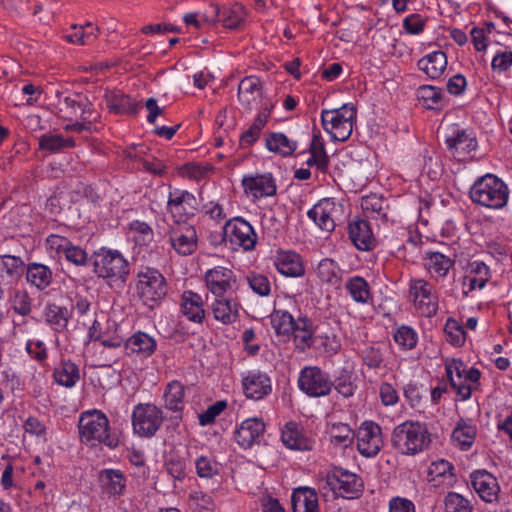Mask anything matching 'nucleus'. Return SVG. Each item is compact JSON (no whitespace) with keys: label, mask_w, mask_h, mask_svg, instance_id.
Here are the masks:
<instances>
[{"label":"nucleus","mask_w":512,"mask_h":512,"mask_svg":"<svg viewBox=\"0 0 512 512\" xmlns=\"http://www.w3.org/2000/svg\"><path fill=\"white\" fill-rule=\"evenodd\" d=\"M25 273L26 281L40 291L48 288L53 281V272L51 268L42 263H28Z\"/></svg>","instance_id":"obj_30"},{"label":"nucleus","mask_w":512,"mask_h":512,"mask_svg":"<svg viewBox=\"0 0 512 512\" xmlns=\"http://www.w3.org/2000/svg\"><path fill=\"white\" fill-rule=\"evenodd\" d=\"M445 143L450 151L458 154H468L477 148L476 138L460 129L455 130L453 135L447 137Z\"/></svg>","instance_id":"obj_38"},{"label":"nucleus","mask_w":512,"mask_h":512,"mask_svg":"<svg viewBox=\"0 0 512 512\" xmlns=\"http://www.w3.org/2000/svg\"><path fill=\"white\" fill-rule=\"evenodd\" d=\"M132 427L135 434L142 438H152L162 426V410L152 403H139L132 412Z\"/></svg>","instance_id":"obj_8"},{"label":"nucleus","mask_w":512,"mask_h":512,"mask_svg":"<svg viewBox=\"0 0 512 512\" xmlns=\"http://www.w3.org/2000/svg\"><path fill=\"white\" fill-rule=\"evenodd\" d=\"M355 437L353 430L344 423L334 424L331 431V443L334 445L348 447Z\"/></svg>","instance_id":"obj_48"},{"label":"nucleus","mask_w":512,"mask_h":512,"mask_svg":"<svg viewBox=\"0 0 512 512\" xmlns=\"http://www.w3.org/2000/svg\"><path fill=\"white\" fill-rule=\"evenodd\" d=\"M55 382L66 388H72L80 379L79 367L71 360H62L53 370Z\"/></svg>","instance_id":"obj_34"},{"label":"nucleus","mask_w":512,"mask_h":512,"mask_svg":"<svg viewBox=\"0 0 512 512\" xmlns=\"http://www.w3.org/2000/svg\"><path fill=\"white\" fill-rule=\"evenodd\" d=\"M169 241L180 255L187 256L197 249V232L186 219H175L168 229Z\"/></svg>","instance_id":"obj_9"},{"label":"nucleus","mask_w":512,"mask_h":512,"mask_svg":"<svg viewBox=\"0 0 512 512\" xmlns=\"http://www.w3.org/2000/svg\"><path fill=\"white\" fill-rule=\"evenodd\" d=\"M426 23L427 18H423L418 13H413L403 20L402 26L406 33L419 35L424 31Z\"/></svg>","instance_id":"obj_57"},{"label":"nucleus","mask_w":512,"mask_h":512,"mask_svg":"<svg viewBox=\"0 0 512 512\" xmlns=\"http://www.w3.org/2000/svg\"><path fill=\"white\" fill-rule=\"evenodd\" d=\"M274 265L277 271L286 277H300L305 273L302 258L294 251H278Z\"/></svg>","instance_id":"obj_23"},{"label":"nucleus","mask_w":512,"mask_h":512,"mask_svg":"<svg viewBox=\"0 0 512 512\" xmlns=\"http://www.w3.org/2000/svg\"><path fill=\"white\" fill-rule=\"evenodd\" d=\"M13 310L21 316H27L31 312V299L27 292L16 291L13 298Z\"/></svg>","instance_id":"obj_61"},{"label":"nucleus","mask_w":512,"mask_h":512,"mask_svg":"<svg viewBox=\"0 0 512 512\" xmlns=\"http://www.w3.org/2000/svg\"><path fill=\"white\" fill-rule=\"evenodd\" d=\"M470 480L473 489L483 501H498L500 486L493 474L487 470H475L470 474Z\"/></svg>","instance_id":"obj_16"},{"label":"nucleus","mask_w":512,"mask_h":512,"mask_svg":"<svg viewBox=\"0 0 512 512\" xmlns=\"http://www.w3.org/2000/svg\"><path fill=\"white\" fill-rule=\"evenodd\" d=\"M184 395V385L177 380L171 381L168 383L164 393L165 407L175 412L182 411Z\"/></svg>","instance_id":"obj_41"},{"label":"nucleus","mask_w":512,"mask_h":512,"mask_svg":"<svg viewBox=\"0 0 512 512\" xmlns=\"http://www.w3.org/2000/svg\"><path fill=\"white\" fill-rule=\"evenodd\" d=\"M46 322L57 333H61L67 329L71 311L67 307L59 306L55 303H49L44 310Z\"/></svg>","instance_id":"obj_35"},{"label":"nucleus","mask_w":512,"mask_h":512,"mask_svg":"<svg viewBox=\"0 0 512 512\" xmlns=\"http://www.w3.org/2000/svg\"><path fill=\"white\" fill-rule=\"evenodd\" d=\"M332 383L336 391L345 398L351 397L354 394L355 386L352 383L351 376L349 374L342 373Z\"/></svg>","instance_id":"obj_64"},{"label":"nucleus","mask_w":512,"mask_h":512,"mask_svg":"<svg viewBox=\"0 0 512 512\" xmlns=\"http://www.w3.org/2000/svg\"><path fill=\"white\" fill-rule=\"evenodd\" d=\"M363 363L369 368L375 369L380 367L383 362V356L379 348L367 346L361 352Z\"/></svg>","instance_id":"obj_62"},{"label":"nucleus","mask_w":512,"mask_h":512,"mask_svg":"<svg viewBox=\"0 0 512 512\" xmlns=\"http://www.w3.org/2000/svg\"><path fill=\"white\" fill-rule=\"evenodd\" d=\"M293 512H319L318 495L310 487H298L291 495Z\"/></svg>","instance_id":"obj_25"},{"label":"nucleus","mask_w":512,"mask_h":512,"mask_svg":"<svg viewBox=\"0 0 512 512\" xmlns=\"http://www.w3.org/2000/svg\"><path fill=\"white\" fill-rule=\"evenodd\" d=\"M425 259L428 271L436 277H445L454 265V260L440 252H428Z\"/></svg>","instance_id":"obj_40"},{"label":"nucleus","mask_w":512,"mask_h":512,"mask_svg":"<svg viewBox=\"0 0 512 512\" xmlns=\"http://www.w3.org/2000/svg\"><path fill=\"white\" fill-rule=\"evenodd\" d=\"M348 234L354 246L361 251H369L375 247L376 239L370 224L363 219H357L348 224Z\"/></svg>","instance_id":"obj_20"},{"label":"nucleus","mask_w":512,"mask_h":512,"mask_svg":"<svg viewBox=\"0 0 512 512\" xmlns=\"http://www.w3.org/2000/svg\"><path fill=\"white\" fill-rule=\"evenodd\" d=\"M262 121L263 120L261 118L254 119L252 125L241 134L239 139V145L241 148L250 147L258 141V139L260 138L261 131L265 127L262 124Z\"/></svg>","instance_id":"obj_54"},{"label":"nucleus","mask_w":512,"mask_h":512,"mask_svg":"<svg viewBox=\"0 0 512 512\" xmlns=\"http://www.w3.org/2000/svg\"><path fill=\"white\" fill-rule=\"evenodd\" d=\"M3 267L5 272L12 278L21 276L26 272L27 265L21 257L14 255H2Z\"/></svg>","instance_id":"obj_53"},{"label":"nucleus","mask_w":512,"mask_h":512,"mask_svg":"<svg viewBox=\"0 0 512 512\" xmlns=\"http://www.w3.org/2000/svg\"><path fill=\"white\" fill-rule=\"evenodd\" d=\"M444 332L446 334V340L455 347H462L466 340V332L463 326L454 318L450 317L447 319Z\"/></svg>","instance_id":"obj_47"},{"label":"nucleus","mask_w":512,"mask_h":512,"mask_svg":"<svg viewBox=\"0 0 512 512\" xmlns=\"http://www.w3.org/2000/svg\"><path fill=\"white\" fill-rule=\"evenodd\" d=\"M225 225L230 249L242 248L245 251L254 249L257 235L249 222L241 217H235L228 220Z\"/></svg>","instance_id":"obj_11"},{"label":"nucleus","mask_w":512,"mask_h":512,"mask_svg":"<svg viewBox=\"0 0 512 512\" xmlns=\"http://www.w3.org/2000/svg\"><path fill=\"white\" fill-rule=\"evenodd\" d=\"M74 33L65 36L66 41L74 44L88 45L94 42V35L92 32H84V27L76 24L72 25Z\"/></svg>","instance_id":"obj_63"},{"label":"nucleus","mask_w":512,"mask_h":512,"mask_svg":"<svg viewBox=\"0 0 512 512\" xmlns=\"http://www.w3.org/2000/svg\"><path fill=\"white\" fill-rule=\"evenodd\" d=\"M240 304L232 298L216 297L212 312L217 321L225 325L233 324L239 318Z\"/></svg>","instance_id":"obj_28"},{"label":"nucleus","mask_w":512,"mask_h":512,"mask_svg":"<svg viewBox=\"0 0 512 512\" xmlns=\"http://www.w3.org/2000/svg\"><path fill=\"white\" fill-rule=\"evenodd\" d=\"M242 388L248 399L261 400L272 392L270 377L263 372H249L242 379Z\"/></svg>","instance_id":"obj_18"},{"label":"nucleus","mask_w":512,"mask_h":512,"mask_svg":"<svg viewBox=\"0 0 512 512\" xmlns=\"http://www.w3.org/2000/svg\"><path fill=\"white\" fill-rule=\"evenodd\" d=\"M227 407V402L224 400L216 401L210 405L206 411L199 415V424L206 426L215 421V418L220 415Z\"/></svg>","instance_id":"obj_59"},{"label":"nucleus","mask_w":512,"mask_h":512,"mask_svg":"<svg viewBox=\"0 0 512 512\" xmlns=\"http://www.w3.org/2000/svg\"><path fill=\"white\" fill-rule=\"evenodd\" d=\"M242 186L246 194L254 198L270 197L276 195L277 186L271 173L246 175L242 179Z\"/></svg>","instance_id":"obj_17"},{"label":"nucleus","mask_w":512,"mask_h":512,"mask_svg":"<svg viewBox=\"0 0 512 512\" xmlns=\"http://www.w3.org/2000/svg\"><path fill=\"white\" fill-rule=\"evenodd\" d=\"M81 441L84 443L105 444L109 448H116L119 440L110 433L108 417L99 410L83 412L78 423Z\"/></svg>","instance_id":"obj_3"},{"label":"nucleus","mask_w":512,"mask_h":512,"mask_svg":"<svg viewBox=\"0 0 512 512\" xmlns=\"http://www.w3.org/2000/svg\"><path fill=\"white\" fill-rule=\"evenodd\" d=\"M476 432V426L461 419L452 432V438L458 442L462 450H468L475 441Z\"/></svg>","instance_id":"obj_44"},{"label":"nucleus","mask_w":512,"mask_h":512,"mask_svg":"<svg viewBox=\"0 0 512 512\" xmlns=\"http://www.w3.org/2000/svg\"><path fill=\"white\" fill-rule=\"evenodd\" d=\"M265 431L262 419L249 418L244 420L235 431L236 442L244 449L259 443Z\"/></svg>","instance_id":"obj_19"},{"label":"nucleus","mask_w":512,"mask_h":512,"mask_svg":"<svg viewBox=\"0 0 512 512\" xmlns=\"http://www.w3.org/2000/svg\"><path fill=\"white\" fill-rule=\"evenodd\" d=\"M409 293L422 314L428 317L436 315L438 311V297L431 283L424 279L410 281Z\"/></svg>","instance_id":"obj_14"},{"label":"nucleus","mask_w":512,"mask_h":512,"mask_svg":"<svg viewBox=\"0 0 512 512\" xmlns=\"http://www.w3.org/2000/svg\"><path fill=\"white\" fill-rule=\"evenodd\" d=\"M104 100L109 112L113 114L136 115L140 107L139 102L120 90H106Z\"/></svg>","instance_id":"obj_22"},{"label":"nucleus","mask_w":512,"mask_h":512,"mask_svg":"<svg viewBox=\"0 0 512 512\" xmlns=\"http://www.w3.org/2000/svg\"><path fill=\"white\" fill-rule=\"evenodd\" d=\"M270 322L277 335L290 336L295 330L297 321L285 310H274Z\"/></svg>","instance_id":"obj_42"},{"label":"nucleus","mask_w":512,"mask_h":512,"mask_svg":"<svg viewBox=\"0 0 512 512\" xmlns=\"http://www.w3.org/2000/svg\"><path fill=\"white\" fill-rule=\"evenodd\" d=\"M431 443L427 425L419 421L407 420L397 425L391 435L394 449L404 455H415L427 449Z\"/></svg>","instance_id":"obj_2"},{"label":"nucleus","mask_w":512,"mask_h":512,"mask_svg":"<svg viewBox=\"0 0 512 512\" xmlns=\"http://www.w3.org/2000/svg\"><path fill=\"white\" fill-rule=\"evenodd\" d=\"M261 95V82L257 77L243 78L238 86V99L242 106L251 109L257 97Z\"/></svg>","instance_id":"obj_37"},{"label":"nucleus","mask_w":512,"mask_h":512,"mask_svg":"<svg viewBox=\"0 0 512 512\" xmlns=\"http://www.w3.org/2000/svg\"><path fill=\"white\" fill-rule=\"evenodd\" d=\"M298 387L310 397H322L331 392L333 383L319 367L310 366L300 372Z\"/></svg>","instance_id":"obj_10"},{"label":"nucleus","mask_w":512,"mask_h":512,"mask_svg":"<svg viewBox=\"0 0 512 512\" xmlns=\"http://www.w3.org/2000/svg\"><path fill=\"white\" fill-rule=\"evenodd\" d=\"M39 150L50 153H57L65 148L75 147V140L72 137L64 138L59 134H43L38 138Z\"/></svg>","instance_id":"obj_39"},{"label":"nucleus","mask_w":512,"mask_h":512,"mask_svg":"<svg viewBox=\"0 0 512 512\" xmlns=\"http://www.w3.org/2000/svg\"><path fill=\"white\" fill-rule=\"evenodd\" d=\"M361 207L365 215L372 219L388 221L389 200L381 195L370 194L362 198Z\"/></svg>","instance_id":"obj_33"},{"label":"nucleus","mask_w":512,"mask_h":512,"mask_svg":"<svg viewBox=\"0 0 512 512\" xmlns=\"http://www.w3.org/2000/svg\"><path fill=\"white\" fill-rule=\"evenodd\" d=\"M124 345L126 350H130L140 357L147 358L155 352L157 342L147 333L138 331L129 337Z\"/></svg>","instance_id":"obj_31"},{"label":"nucleus","mask_w":512,"mask_h":512,"mask_svg":"<svg viewBox=\"0 0 512 512\" xmlns=\"http://www.w3.org/2000/svg\"><path fill=\"white\" fill-rule=\"evenodd\" d=\"M249 287L259 296H268L271 292L269 279L262 274L251 273L247 276Z\"/></svg>","instance_id":"obj_56"},{"label":"nucleus","mask_w":512,"mask_h":512,"mask_svg":"<svg viewBox=\"0 0 512 512\" xmlns=\"http://www.w3.org/2000/svg\"><path fill=\"white\" fill-rule=\"evenodd\" d=\"M90 260L94 273L106 280L109 285L117 283L123 286L127 282L130 264L120 251L101 247L92 253Z\"/></svg>","instance_id":"obj_1"},{"label":"nucleus","mask_w":512,"mask_h":512,"mask_svg":"<svg viewBox=\"0 0 512 512\" xmlns=\"http://www.w3.org/2000/svg\"><path fill=\"white\" fill-rule=\"evenodd\" d=\"M418 99L423 102V106L429 110H441L443 101V91L441 88L423 85L417 90Z\"/></svg>","instance_id":"obj_43"},{"label":"nucleus","mask_w":512,"mask_h":512,"mask_svg":"<svg viewBox=\"0 0 512 512\" xmlns=\"http://www.w3.org/2000/svg\"><path fill=\"white\" fill-rule=\"evenodd\" d=\"M59 111L66 120L80 118L81 120L97 121L99 119V114L95 111L92 102L81 93L64 97L60 102Z\"/></svg>","instance_id":"obj_12"},{"label":"nucleus","mask_w":512,"mask_h":512,"mask_svg":"<svg viewBox=\"0 0 512 512\" xmlns=\"http://www.w3.org/2000/svg\"><path fill=\"white\" fill-rule=\"evenodd\" d=\"M356 115L357 109L353 104H344L338 109L323 110L321 121L333 140L344 142L352 134Z\"/></svg>","instance_id":"obj_6"},{"label":"nucleus","mask_w":512,"mask_h":512,"mask_svg":"<svg viewBox=\"0 0 512 512\" xmlns=\"http://www.w3.org/2000/svg\"><path fill=\"white\" fill-rule=\"evenodd\" d=\"M135 291L143 305L153 309L165 298L167 282L157 269L144 267L136 274Z\"/></svg>","instance_id":"obj_5"},{"label":"nucleus","mask_w":512,"mask_h":512,"mask_svg":"<svg viewBox=\"0 0 512 512\" xmlns=\"http://www.w3.org/2000/svg\"><path fill=\"white\" fill-rule=\"evenodd\" d=\"M446 512H472L469 501L456 492H449L444 499Z\"/></svg>","instance_id":"obj_52"},{"label":"nucleus","mask_w":512,"mask_h":512,"mask_svg":"<svg viewBox=\"0 0 512 512\" xmlns=\"http://www.w3.org/2000/svg\"><path fill=\"white\" fill-rule=\"evenodd\" d=\"M325 484L336 496L345 499H358L364 491L362 478L341 467H334L327 473Z\"/></svg>","instance_id":"obj_7"},{"label":"nucleus","mask_w":512,"mask_h":512,"mask_svg":"<svg viewBox=\"0 0 512 512\" xmlns=\"http://www.w3.org/2000/svg\"><path fill=\"white\" fill-rule=\"evenodd\" d=\"M62 249L68 262L74 264L75 266L87 265L88 254L85 249L72 244L70 241H66L65 245L62 246Z\"/></svg>","instance_id":"obj_51"},{"label":"nucleus","mask_w":512,"mask_h":512,"mask_svg":"<svg viewBox=\"0 0 512 512\" xmlns=\"http://www.w3.org/2000/svg\"><path fill=\"white\" fill-rule=\"evenodd\" d=\"M181 311L188 320L201 323L205 317L201 296L190 290L184 291L182 294Z\"/></svg>","instance_id":"obj_32"},{"label":"nucleus","mask_w":512,"mask_h":512,"mask_svg":"<svg viewBox=\"0 0 512 512\" xmlns=\"http://www.w3.org/2000/svg\"><path fill=\"white\" fill-rule=\"evenodd\" d=\"M281 440L291 450L309 451L313 448V441L303 433V429L294 421H289L284 425Z\"/></svg>","instance_id":"obj_21"},{"label":"nucleus","mask_w":512,"mask_h":512,"mask_svg":"<svg viewBox=\"0 0 512 512\" xmlns=\"http://www.w3.org/2000/svg\"><path fill=\"white\" fill-rule=\"evenodd\" d=\"M445 371L449 385L456 392L459 399L461 401L468 400L472 395L473 389H476V387L456 386L454 377L455 373L458 380H463L466 371L464 362L461 359H452L445 364Z\"/></svg>","instance_id":"obj_27"},{"label":"nucleus","mask_w":512,"mask_h":512,"mask_svg":"<svg viewBox=\"0 0 512 512\" xmlns=\"http://www.w3.org/2000/svg\"><path fill=\"white\" fill-rule=\"evenodd\" d=\"M357 450L364 457L376 456L383 447L381 427L373 421H364L355 433Z\"/></svg>","instance_id":"obj_13"},{"label":"nucleus","mask_w":512,"mask_h":512,"mask_svg":"<svg viewBox=\"0 0 512 512\" xmlns=\"http://www.w3.org/2000/svg\"><path fill=\"white\" fill-rule=\"evenodd\" d=\"M102 490L110 497H120L126 488V478L121 470L104 469L99 473Z\"/></svg>","instance_id":"obj_24"},{"label":"nucleus","mask_w":512,"mask_h":512,"mask_svg":"<svg viewBox=\"0 0 512 512\" xmlns=\"http://www.w3.org/2000/svg\"><path fill=\"white\" fill-rule=\"evenodd\" d=\"M346 289L356 302L366 303L370 298L369 284L363 277L354 276L348 279Z\"/></svg>","instance_id":"obj_45"},{"label":"nucleus","mask_w":512,"mask_h":512,"mask_svg":"<svg viewBox=\"0 0 512 512\" xmlns=\"http://www.w3.org/2000/svg\"><path fill=\"white\" fill-rule=\"evenodd\" d=\"M455 467L452 463L447 460L441 459L431 464L429 468V475L432 476L431 480H435L436 477H450L454 478Z\"/></svg>","instance_id":"obj_60"},{"label":"nucleus","mask_w":512,"mask_h":512,"mask_svg":"<svg viewBox=\"0 0 512 512\" xmlns=\"http://www.w3.org/2000/svg\"><path fill=\"white\" fill-rule=\"evenodd\" d=\"M308 217L312 219L321 229L328 232L333 231L335 228V222L327 211L320 204L315 205L308 211Z\"/></svg>","instance_id":"obj_49"},{"label":"nucleus","mask_w":512,"mask_h":512,"mask_svg":"<svg viewBox=\"0 0 512 512\" xmlns=\"http://www.w3.org/2000/svg\"><path fill=\"white\" fill-rule=\"evenodd\" d=\"M417 333L409 326H401L394 333L395 342L405 349H412L417 344Z\"/></svg>","instance_id":"obj_55"},{"label":"nucleus","mask_w":512,"mask_h":512,"mask_svg":"<svg viewBox=\"0 0 512 512\" xmlns=\"http://www.w3.org/2000/svg\"><path fill=\"white\" fill-rule=\"evenodd\" d=\"M167 473L175 480L183 481L186 478V461L176 454H170L165 461Z\"/></svg>","instance_id":"obj_50"},{"label":"nucleus","mask_w":512,"mask_h":512,"mask_svg":"<svg viewBox=\"0 0 512 512\" xmlns=\"http://www.w3.org/2000/svg\"><path fill=\"white\" fill-rule=\"evenodd\" d=\"M196 472L200 478H212L218 474V466L215 460L206 456H200L196 462Z\"/></svg>","instance_id":"obj_58"},{"label":"nucleus","mask_w":512,"mask_h":512,"mask_svg":"<svg viewBox=\"0 0 512 512\" xmlns=\"http://www.w3.org/2000/svg\"><path fill=\"white\" fill-rule=\"evenodd\" d=\"M471 200L490 209H501L508 201L509 190L500 178L486 174L478 178L470 188Z\"/></svg>","instance_id":"obj_4"},{"label":"nucleus","mask_w":512,"mask_h":512,"mask_svg":"<svg viewBox=\"0 0 512 512\" xmlns=\"http://www.w3.org/2000/svg\"><path fill=\"white\" fill-rule=\"evenodd\" d=\"M265 146L271 152L288 157L296 151L297 142L290 140L284 133L270 132L266 135Z\"/></svg>","instance_id":"obj_36"},{"label":"nucleus","mask_w":512,"mask_h":512,"mask_svg":"<svg viewBox=\"0 0 512 512\" xmlns=\"http://www.w3.org/2000/svg\"><path fill=\"white\" fill-rule=\"evenodd\" d=\"M419 70L423 71L430 79H439L447 67V55L441 50L433 51L417 62Z\"/></svg>","instance_id":"obj_26"},{"label":"nucleus","mask_w":512,"mask_h":512,"mask_svg":"<svg viewBox=\"0 0 512 512\" xmlns=\"http://www.w3.org/2000/svg\"><path fill=\"white\" fill-rule=\"evenodd\" d=\"M339 273L340 269L337 263L332 259H322L318 264L317 276L324 282L330 283L331 285L339 284L341 280Z\"/></svg>","instance_id":"obj_46"},{"label":"nucleus","mask_w":512,"mask_h":512,"mask_svg":"<svg viewBox=\"0 0 512 512\" xmlns=\"http://www.w3.org/2000/svg\"><path fill=\"white\" fill-rule=\"evenodd\" d=\"M292 334H294L296 347L301 351H305L312 347L315 342L322 339V336L315 335L313 323L307 317H300L297 320L295 330Z\"/></svg>","instance_id":"obj_29"},{"label":"nucleus","mask_w":512,"mask_h":512,"mask_svg":"<svg viewBox=\"0 0 512 512\" xmlns=\"http://www.w3.org/2000/svg\"><path fill=\"white\" fill-rule=\"evenodd\" d=\"M205 282L208 290L216 297H223L227 291L238 288L234 272L221 266L209 269L205 273Z\"/></svg>","instance_id":"obj_15"}]
</instances>
